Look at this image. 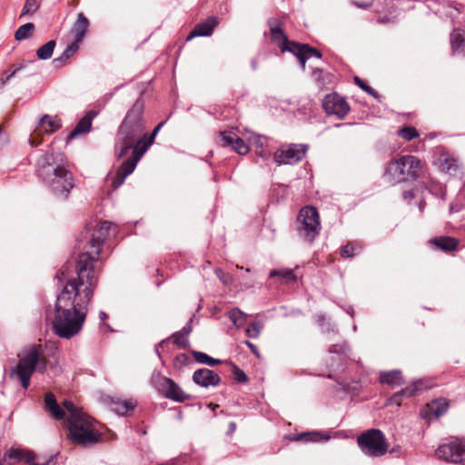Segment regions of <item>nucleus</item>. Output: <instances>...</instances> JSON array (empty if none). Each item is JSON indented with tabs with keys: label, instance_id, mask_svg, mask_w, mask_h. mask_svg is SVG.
I'll use <instances>...</instances> for the list:
<instances>
[{
	"label": "nucleus",
	"instance_id": "nucleus-63",
	"mask_svg": "<svg viewBox=\"0 0 465 465\" xmlns=\"http://www.w3.org/2000/svg\"><path fill=\"white\" fill-rule=\"evenodd\" d=\"M0 465H2V462L0 461Z\"/></svg>",
	"mask_w": 465,
	"mask_h": 465
},
{
	"label": "nucleus",
	"instance_id": "nucleus-46",
	"mask_svg": "<svg viewBox=\"0 0 465 465\" xmlns=\"http://www.w3.org/2000/svg\"><path fill=\"white\" fill-rule=\"evenodd\" d=\"M232 374H233L234 380L239 383H243L248 381V377L245 374V372L242 370H241L239 367H237L236 365H233Z\"/></svg>",
	"mask_w": 465,
	"mask_h": 465
},
{
	"label": "nucleus",
	"instance_id": "nucleus-48",
	"mask_svg": "<svg viewBox=\"0 0 465 465\" xmlns=\"http://www.w3.org/2000/svg\"><path fill=\"white\" fill-rule=\"evenodd\" d=\"M20 68H16L13 72H11L9 74L3 76L0 80V87L4 86L10 80V78H12L17 73V71Z\"/></svg>",
	"mask_w": 465,
	"mask_h": 465
},
{
	"label": "nucleus",
	"instance_id": "nucleus-7",
	"mask_svg": "<svg viewBox=\"0 0 465 465\" xmlns=\"http://www.w3.org/2000/svg\"><path fill=\"white\" fill-rule=\"evenodd\" d=\"M165 122H161L158 124L151 134H148L146 133H143L142 138L139 139L138 143H136L135 149H134V157H130L126 159L120 168L117 170L114 177L112 181V185L114 189H117L120 187L125 178L130 175L135 169L138 162L142 158V156L146 153V151L149 149V147L153 143V141L155 139V136L161 130V128L163 126Z\"/></svg>",
	"mask_w": 465,
	"mask_h": 465
},
{
	"label": "nucleus",
	"instance_id": "nucleus-9",
	"mask_svg": "<svg viewBox=\"0 0 465 465\" xmlns=\"http://www.w3.org/2000/svg\"><path fill=\"white\" fill-rule=\"evenodd\" d=\"M357 443L361 450L370 457H381L388 451L386 438L378 429H371L361 434Z\"/></svg>",
	"mask_w": 465,
	"mask_h": 465
},
{
	"label": "nucleus",
	"instance_id": "nucleus-36",
	"mask_svg": "<svg viewBox=\"0 0 465 465\" xmlns=\"http://www.w3.org/2000/svg\"><path fill=\"white\" fill-rule=\"evenodd\" d=\"M41 2L42 0H25L20 16L35 14L40 8Z\"/></svg>",
	"mask_w": 465,
	"mask_h": 465
},
{
	"label": "nucleus",
	"instance_id": "nucleus-19",
	"mask_svg": "<svg viewBox=\"0 0 465 465\" xmlns=\"http://www.w3.org/2000/svg\"><path fill=\"white\" fill-rule=\"evenodd\" d=\"M88 28L89 20L83 13H79L72 27L74 40L81 44L88 31Z\"/></svg>",
	"mask_w": 465,
	"mask_h": 465
},
{
	"label": "nucleus",
	"instance_id": "nucleus-41",
	"mask_svg": "<svg viewBox=\"0 0 465 465\" xmlns=\"http://www.w3.org/2000/svg\"><path fill=\"white\" fill-rule=\"evenodd\" d=\"M329 438H330L329 436H326V437L322 438L321 436V434L318 433V432H307V433L301 434L298 437V440H302L304 441H313V442H316V441H320L322 440H329Z\"/></svg>",
	"mask_w": 465,
	"mask_h": 465
},
{
	"label": "nucleus",
	"instance_id": "nucleus-62",
	"mask_svg": "<svg viewBox=\"0 0 465 465\" xmlns=\"http://www.w3.org/2000/svg\"><path fill=\"white\" fill-rule=\"evenodd\" d=\"M237 269L242 270V266L237 265Z\"/></svg>",
	"mask_w": 465,
	"mask_h": 465
},
{
	"label": "nucleus",
	"instance_id": "nucleus-40",
	"mask_svg": "<svg viewBox=\"0 0 465 465\" xmlns=\"http://www.w3.org/2000/svg\"><path fill=\"white\" fill-rule=\"evenodd\" d=\"M190 362L191 359L189 355L186 353H180L173 359V367L177 370H181Z\"/></svg>",
	"mask_w": 465,
	"mask_h": 465
},
{
	"label": "nucleus",
	"instance_id": "nucleus-32",
	"mask_svg": "<svg viewBox=\"0 0 465 465\" xmlns=\"http://www.w3.org/2000/svg\"><path fill=\"white\" fill-rule=\"evenodd\" d=\"M236 134L232 131H223L219 133V140L217 143L223 147H232Z\"/></svg>",
	"mask_w": 465,
	"mask_h": 465
},
{
	"label": "nucleus",
	"instance_id": "nucleus-56",
	"mask_svg": "<svg viewBox=\"0 0 465 465\" xmlns=\"http://www.w3.org/2000/svg\"><path fill=\"white\" fill-rule=\"evenodd\" d=\"M426 206V203L425 201L421 200L420 203H419V210L420 212H423L424 208Z\"/></svg>",
	"mask_w": 465,
	"mask_h": 465
},
{
	"label": "nucleus",
	"instance_id": "nucleus-61",
	"mask_svg": "<svg viewBox=\"0 0 465 465\" xmlns=\"http://www.w3.org/2000/svg\"><path fill=\"white\" fill-rule=\"evenodd\" d=\"M358 6L362 7V8H366L367 7V5H363V4L358 5Z\"/></svg>",
	"mask_w": 465,
	"mask_h": 465
},
{
	"label": "nucleus",
	"instance_id": "nucleus-29",
	"mask_svg": "<svg viewBox=\"0 0 465 465\" xmlns=\"http://www.w3.org/2000/svg\"><path fill=\"white\" fill-rule=\"evenodd\" d=\"M56 45V42L54 40H50L45 43L44 45L39 47L36 51V55L41 60H47L52 57L54 47Z\"/></svg>",
	"mask_w": 465,
	"mask_h": 465
},
{
	"label": "nucleus",
	"instance_id": "nucleus-30",
	"mask_svg": "<svg viewBox=\"0 0 465 465\" xmlns=\"http://www.w3.org/2000/svg\"><path fill=\"white\" fill-rule=\"evenodd\" d=\"M192 353L194 360L198 363L205 364L208 366H216L221 363L220 360L212 358L204 352L193 351Z\"/></svg>",
	"mask_w": 465,
	"mask_h": 465
},
{
	"label": "nucleus",
	"instance_id": "nucleus-3",
	"mask_svg": "<svg viewBox=\"0 0 465 465\" xmlns=\"http://www.w3.org/2000/svg\"><path fill=\"white\" fill-rule=\"evenodd\" d=\"M36 173L56 198L65 200L74 187L73 173L68 170L62 153L42 154L36 162Z\"/></svg>",
	"mask_w": 465,
	"mask_h": 465
},
{
	"label": "nucleus",
	"instance_id": "nucleus-49",
	"mask_svg": "<svg viewBox=\"0 0 465 465\" xmlns=\"http://www.w3.org/2000/svg\"><path fill=\"white\" fill-rule=\"evenodd\" d=\"M256 154L262 158L264 161H268L271 157V153L263 148H261V150H257Z\"/></svg>",
	"mask_w": 465,
	"mask_h": 465
},
{
	"label": "nucleus",
	"instance_id": "nucleus-58",
	"mask_svg": "<svg viewBox=\"0 0 465 465\" xmlns=\"http://www.w3.org/2000/svg\"><path fill=\"white\" fill-rule=\"evenodd\" d=\"M229 428H230V432H233L236 429V425L234 422H231L230 425H229Z\"/></svg>",
	"mask_w": 465,
	"mask_h": 465
},
{
	"label": "nucleus",
	"instance_id": "nucleus-10",
	"mask_svg": "<svg viewBox=\"0 0 465 465\" xmlns=\"http://www.w3.org/2000/svg\"><path fill=\"white\" fill-rule=\"evenodd\" d=\"M153 387L167 399L177 402H183L190 399L182 388L172 379L163 377L159 373H153L151 379Z\"/></svg>",
	"mask_w": 465,
	"mask_h": 465
},
{
	"label": "nucleus",
	"instance_id": "nucleus-25",
	"mask_svg": "<svg viewBox=\"0 0 465 465\" xmlns=\"http://www.w3.org/2000/svg\"><path fill=\"white\" fill-rule=\"evenodd\" d=\"M381 383L399 386L404 383V380L401 371L393 370L390 371H382L380 374Z\"/></svg>",
	"mask_w": 465,
	"mask_h": 465
},
{
	"label": "nucleus",
	"instance_id": "nucleus-15",
	"mask_svg": "<svg viewBox=\"0 0 465 465\" xmlns=\"http://www.w3.org/2000/svg\"><path fill=\"white\" fill-rule=\"evenodd\" d=\"M193 381L203 388L215 387L220 384L221 377L213 370L201 368L193 372Z\"/></svg>",
	"mask_w": 465,
	"mask_h": 465
},
{
	"label": "nucleus",
	"instance_id": "nucleus-18",
	"mask_svg": "<svg viewBox=\"0 0 465 465\" xmlns=\"http://www.w3.org/2000/svg\"><path fill=\"white\" fill-rule=\"evenodd\" d=\"M96 115H97V112H95L94 110L89 111L76 124L74 130L69 134L68 139L73 140L80 134L89 133L91 131L92 122Z\"/></svg>",
	"mask_w": 465,
	"mask_h": 465
},
{
	"label": "nucleus",
	"instance_id": "nucleus-44",
	"mask_svg": "<svg viewBox=\"0 0 465 465\" xmlns=\"http://www.w3.org/2000/svg\"><path fill=\"white\" fill-rule=\"evenodd\" d=\"M350 351L346 342L332 344L329 348L330 353L346 354Z\"/></svg>",
	"mask_w": 465,
	"mask_h": 465
},
{
	"label": "nucleus",
	"instance_id": "nucleus-33",
	"mask_svg": "<svg viewBox=\"0 0 465 465\" xmlns=\"http://www.w3.org/2000/svg\"><path fill=\"white\" fill-rule=\"evenodd\" d=\"M228 316L237 328L242 327L245 322V314L238 308L231 310Z\"/></svg>",
	"mask_w": 465,
	"mask_h": 465
},
{
	"label": "nucleus",
	"instance_id": "nucleus-57",
	"mask_svg": "<svg viewBox=\"0 0 465 465\" xmlns=\"http://www.w3.org/2000/svg\"><path fill=\"white\" fill-rule=\"evenodd\" d=\"M325 320V316L324 315H318V318H317V322L320 323V324H322L323 322Z\"/></svg>",
	"mask_w": 465,
	"mask_h": 465
},
{
	"label": "nucleus",
	"instance_id": "nucleus-6",
	"mask_svg": "<svg viewBox=\"0 0 465 465\" xmlns=\"http://www.w3.org/2000/svg\"><path fill=\"white\" fill-rule=\"evenodd\" d=\"M421 161L413 155H403L390 161L384 171V179L394 184L416 180L421 173Z\"/></svg>",
	"mask_w": 465,
	"mask_h": 465
},
{
	"label": "nucleus",
	"instance_id": "nucleus-8",
	"mask_svg": "<svg viewBox=\"0 0 465 465\" xmlns=\"http://www.w3.org/2000/svg\"><path fill=\"white\" fill-rule=\"evenodd\" d=\"M298 233L305 241L312 242L320 233L321 222L318 210L313 206L301 209L297 217Z\"/></svg>",
	"mask_w": 465,
	"mask_h": 465
},
{
	"label": "nucleus",
	"instance_id": "nucleus-37",
	"mask_svg": "<svg viewBox=\"0 0 465 465\" xmlns=\"http://www.w3.org/2000/svg\"><path fill=\"white\" fill-rule=\"evenodd\" d=\"M361 247L356 242H349L341 248V255L344 258L353 257L361 251Z\"/></svg>",
	"mask_w": 465,
	"mask_h": 465
},
{
	"label": "nucleus",
	"instance_id": "nucleus-54",
	"mask_svg": "<svg viewBox=\"0 0 465 465\" xmlns=\"http://www.w3.org/2000/svg\"><path fill=\"white\" fill-rule=\"evenodd\" d=\"M29 143L31 144L32 147H35L37 146L41 142L40 141H36L33 136H31L29 138Z\"/></svg>",
	"mask_w": 465,
	"mask_h": 465
},
{
	"label": "nucleus",
	"instance_id": "nucleus-23",
	"mask_svg": "<svg viewBox=\"0 0 465 465\" xmlns=\"http://www.w3.org/2000/svg\"><path fill=\"white\" fill-rule=\"evenodd\" d=\"M431 244L443 252H451L457 249L459 242L450 236L435 237L430 241Z\"/></svg>",
	"mask_w": 465,
	"mask_h": 465
},
{
	"label": "nucleus",
	"instance_id": "nucleus-1",
	"mask_svg": "<svg viewBox=\"0 0 465 465\" xmlns=\"http://www.w3.org/2000/svg\"><path fill=\"white\" fill-rule=\"evenodd\" d=\"M112 228L115 229L116 225L109 221L101 223L94 230L85 251L79 254L77 261L66 262L57 274L64 286L56 298L52 324L54 333L60 338L70 339L83 328L88 304L98 282L94 264Z\"/></svg>",
	"mask_w": 465,
	"mask_h": 465
},
{
	"label": "nucleus",
	"instance_id": "nucleus-52",
	"mask_svg": "<svg viewBox=\"0 0 465 465\" xmlns=\"http://www.w3.org/2000/svg\"><path fill=\"white\" fill-rule=\"evenodd\" d=\"M7 142L6 135L3 133L2 128L0 127V148H2Z\"/></svg>",
	"mask_w": 465,
	"mask_h": 465
},
{
	"label": "nucleus",
	"instance_id": "nucleus-43",
	"mask_svg": "<svg viewBox=\"0 0 465 465\" xmlns=\"http://www.w3.org/2000/svg\"><path fill=\"white\" fill-rule=\"evenodd\" d=\"M436 404L438 405L436 408L431 407V412L435 417L439 418L447 411L449 404L445 400H440Z\"/></svg>",
	"mask_w": 465,
	"mask_h": 465
},
{
	"label": "nucleus",
	"instance_id": "nucleus-22",
	"mask_svg": "<svg viewBox=\"0 0 465 465\" xmlns=\"http://www.w3.org/2000/svg\"><path fill=\"white\" fill-rule=\"evenodd\" d=\"M170 339H172L173 343L180 349H186L189 346L188 337L184 334H182L180 331H176L169 339L163 340L159 344L155 346V352L159 357H161L159 349L164 348V346L168 344Z\"/></svg>",
	"mask_w": 465,
	"mask_h": 465
},
{
	"label": "nucleus",
	"instance_id": "nucleus-59",
	"mask_svg": "<svg viewBox=\"0 0 465 465\" xmlns=\"http://www.w3.org/2000/svg\"><path fill=\"white\" fill-rule=\"evenodd\" d=\"M347 312L351 316L353 317V314H354V310L353 308L350 307L347 311Z\"/></svg>",
	"mask_w": 465,
	"mask_h": 465
},
{
	"label": "nucleus",
	"instance_id": "nucleus-16",
	"mask_svg": "<svg viewBox=\"0 0 465 465\" xmlns=\"http://www.w3.org/2000/svg\"><path fill=\"white\" fill-rule=\"evenodd\" d=\"M7 457L9 460L14 461H21L25 460L28 463H33L34 465H54V457H50L47 460L43 462L35 461V455L33 451L25 450L20 448L13 447L9 450L7 453Z\"/></svg>",
	"mask_w": 465,
	"mask_h": 465
},
{
	"label": "nucleus",
	"instance_id": "nucleus-2",
	"mask_svg": "<svg viewBox=\"0 0 465 465\" xmlns=\"http://www.w3.org/2000/svg\"><path fill=\"white\" fill-rule=\"evenodd\" d=\"M63 409L52 392L45 395V408L55 420H63L67 413L66 427L72 441L81 446L97 443L101 433L94 428V420L70 401H64Z\"/></svg>",
	"mask_w": 465,
	"mask_h": 465
},
{
	"label": "nucleus",
	"instance_id": "nucleus-45",
	"mask_svg": "<svg viewBox=\"0 0 465 465\" xmlns=\"http://www.w3.org/2000/svg\"><path fill=\"white\" fill-rule=\"evenodd\" d=\"M354 82L361 89L365 91L367 94L372 95L373 97L378 96L374 89L369 86L367 84H365L359 76L354 77Z\"/></svg>",
	"mask_w": 465,
	"mask_h": 465
},
{
	"label": "nucleus",
	"instance_id": "nucleus-11",
	"mask_svg": "<svg viewBox=\"0 0 465 465\" xmlns=\"http://www.w3.org/2000/svg\"><path fill=\"white\" fill-rule=\"evenodd\" d=\"M307 149L308 146L304 144L282 145L274 152V162L278 165L295 164L303 159Z\"/></svg>",
	"mask_w": 465,
	"mask_h": 465
},
{
	"label": "nucleus",
	"instance_id": "nucleus-31",
	"mask_svg": "<svg viewBox=\"0 0 465 465\" xmlns=\"http://www.w3.org/2000/svg\"><path fill=\"white\" fill-rule=\"evenodd\" d=\"M35 25L32 23H26L21 25L15 33V38L16 41H23L27 39L34 32Z\"/></svg>",
	"mask_w": 465,
	"mask_h": 465
},
{
	"label": "nucleus",
	"instance_id": "nucleus-50",
	"mask_svg": "<svg viewBox=\"0 0 465 465\" xmlns=\"http://www.w3.org/2000/svg\"><path fill=\"white\" fill-rule=\"evenodd\" d=\"M191 322H192V319L190 320V322L188 323H186L185 326L183 327V329L181 331H179L182 334H184L187 337L189 336V334L193 331V328H192V325H191Z\"/></svg>",
	"mask_w": 465,
	"mask_h": 465
},
{
	"label": "nucleus",
	"instance_id": "nucleus-53",
	"mask_svg": "<svg viewBox=\"0 0 465 465\" xmlns=\"http://www.w3.org/2000/svg\"><path fill=\"white\" fill-rule=\"evenodd\" d=\"M404 199H412L414 197V193L412 191H406L403 193Z\"/></svg>",
	"mask_w": 465,
	"mask_h": 465
},
{
	"label": "nucleus",
	"instance_id": "nucleus-27",
	"mask_svg": "<svg viewBox=\"0 0 465 465\" xmlns=\"http://www.w3.org/2000/svg\"><path fill=\"white\" fill-rule=\"evenodd\" d=\"M440 167L442 172L452 174L458 170L459 164L457 160L453 157L448 154H442L440 158Z\"/></svg>",
	"mask_w": 465,
	"mask_h": 465
},
{
	"label": "nucleus",
	"instance_id": "nucleus-13",
	"mask_svg": "<svg viewBox=\"0 0 465 465\" xmlns=\"http://www.w3.org/2000/svg\"><path fill=\"white\" fill-rule=\"evenodd\" d=\"M322 107L329 115H335L343 119L350 111V106L345 99L336 93L327 94L322 101Z\"/></svg>",
	"mask_w": 465,
	"mask_h": 465
},
{
	"label": "nucleus",
	"instance_id": "nucleus-39",
	"mask_svg": "<svg viewBox=\"0 0 465 465\" xmlns=\"http://www.w3.org/2000/svg\"><path fill=\"white\" fill-rule=\"evenodd\" d=\"M398 134L406 141L419 137V133L414 127L405 126L398 131Z\"/></svg>",
	"mask_w": 465,
	"mask_h": 465
},
{
	"label": "nucleus",
	"instance_id": "nucleus-51",
	"mask_svg": "<svg viewBox=\"0 0 465 465\" xmlns=\"http://www.w3.org/2000/svg\"><path fill=\"white\" fill-rule=\"evenodd\" d=\"M244 343L250 348L251 351L254 355H256L257 357H260V353H259V351H258V348L256 347V345H254L253 343H252L249 341H245Z\"/></svg>",
	"mask_w": 465,
	"mask_h": 465
},
{
	"label": "nucleus",
	"instance_id": "nucleus-4",
	"mask_svg": "<svg viewBox=\"0 0 465 465\" xmlns=\"http://www.w3.org/2000/svg\"><path fill=\"white\" fill-rule=\"evenodd\" d=\"M143 110L144 102L140 99L136 100L120 124L115 138V150L118 158L125 156L130 150L133 151L132 157H134L136 143L145 130L143 120Z\"/></svg>",
	"mask_w": 465,
	"mask_h": 465
},
{
	"label": "nucleus",
	"instance_id": "nucleus-34",
	"mask_svg": "<svg viewBox=\"0 0 465 465\" xmlns=\"http://www.w3.org/2000/svg\"><path fill=\"white\" fill-rule=\"evenodd\" d=\"M79 45L80 43L74 40L69 45H67L62 55L54 59V63H62L63 61L69 59L79 49Z\"/></svg>",
	"mask_w": 465,
	"mask_h": 465
},
{
	"label": "nucleus",
	"instance_id": "nucleus-28",
	"mask_svg": "<svg viewBox=\"0 0 465 465\" xmlns=\"http://www.w3.org/2000/svg\"><path fill=\"white\" fill-rule=\"evenodd\" d=\"M421 383H422L421 381L413 382L411 386H409L405 389H402L401 391L396 392L391 397V401L393 402L399 403L401 396L411 397V396L415 395L416 392L420 390V385H421Z\"/></svg>",
	"mask_w": 465,
	"mask_h": 465
},
{
	"label": "nucleus",
	"instance_id": "nucleus-55",
	"mask_svg": "<svg viewBox=\"0 0 465 465\" xmlns=\"http://www.w3.org/2000/svg\"><path fill=\"white\" fill-rule=\"evenodd\" d=\"M107 314L104 311H100L99 318L102 322H104L107 319Z\"/></svg>",
	"mask_w": 465,
	"mask_h": 465
},
{
	"label": "nucleus",
	"instance_id": "nucleus-21",
	"mask_svg": "<svg viewBox=\"0 0 465 465\" xmlns=\"http://www.w3.org/2000/svg\"><path fill=\"white\" fill-rule=\"evenodd\" d=\"M61 126V120L57 116L45 114L40 119L37 131L40 133L52 134L60 129Z\"/></svg>",
	"mask_w": 465,
	"mask_h": 465
},
{
	"label": "nucleus",
	"instance_id": "nucleus-38",
	"mask_svg": "<svg viewBox=\"0 0 465 465\" xmlns=\"http://www.w3.org/2000/svg\"><path fill=\"white\" fill-rule=\"evenodd\" d=\"M232 149L241 155H245L249 153V145L240 137L236 136V139L234 140Z\"/></svg>",
	"mask_w": 465,
	"mask_h": 465
},
{
	"label": "nucleus",
	"instance_id": "nucleus-24",
	"mask_svg": "<svg viewBox=\"0 0 465 465\" xmlns=\"http://www.w3.org/2000/svg\"><path fill=\"white\" fill-rule=\"evenodd\" d=\"M450 45L456 54H465V31L454 29L450 34Z\"/></svg>",
	"mask_w": 465,
	"mask_h": 465
},
{
	"label": "nucleus",
	"instance_id": "nucleus-35",
	"mask_svg": "<svg viewBox=\"0 0 465 465\" xmlns=\"http://www.w3.org/2000/svg\"><path fill=\"white\" fill-rule=\"evenodd\" d=\"M269 277L270 278L282 277L287 282L296 281V277L293 274L292 270H290V269L273 270L270 272Z\"/></svg>",
	"mask_w": 465,
	"mask_h": 465
},
{
	"label": "nucleus",
	"instance_id": "nucleus-26",
	"mask_svg": "<svg viewBox=\"0 0 465 465\" xmlns=\"http://www.w3.org/2000/svg\"><path fill=\"white\" fill-rule=\"evenodd\" d=\"M135 407V403L132 400L126 401H112L111 409L118 415H126L129 411H133Z\"/></svg>",
	"mask_w": 465,
	"mask_h": 465
},
{
	"label": "nucleus",
	"instance_id": "nucleus-17",
	"mask_svg": "<svg viewBox=\"0 0 465 465\" xmlns=\"http://www.w3.org/2000/svg\"><path fill=\"white\" fill-rule=\"evenodd\" d=\"M293 53L297 59L299 60L302 70L305 69L306 61L314 56L317 58H322V54L317 49L311 47L306 44H297L296 45H292Z\"/></svg>",
	"mask_w": 465,
	"mask_h": 465
},
{
	"label": "nucleus",
	"instance_id": "nucleus-60",
	"mask_svg": "<svg viewBox=\"0 0 465 465\" xmlns=\"http://www.w3.org/2000/svg\"><path fill=\"white\" fill-rule=\"evenodd\" d=\"M252 69H256V68H257V63H256V61H254V60H253V61L252 62Z\"/></svg>",
	"mask_w": 465,
	"mask_h": 465
},
{
	"label": "nucleus",
	"instance_id": "nucleus-12",
	"mask_svg": "<svg viewBox=\"0 0 465 465\" xmlns=\"http://www.w3.org/2000/svg\"><path fill=\"white\" fill-rule=\"evenodd\" d=\"M436 454L448 462L460 463L465 460V440L455 439L439 446Z\"/></svg>",
	"mask_w": 465,
	"mask_h": 465
},
{
	"label": "nucleus",
	"instance_id": "nucleus-47",
	"mask_svg": "<svg viewBox=\"0 0 465 465\" xmlns=\"http://www.w3.org/2000/svg\"><path fill=\"white\" fill-rule=\"evenodd\" d=\"M312 75L314 77V80L320 84V85H325L327 83L326 77L328 76V74H325L323 70L322 69H314L312 72Z\"/></svg>",
	"mask_w": 465,
	"mask_h": 465
},
{
	"label": "nucleus",
	"instance_id": "nucleus-14",
	"mask_svg": "<svg viewBox=\"0 0 465 465\" xmlns=\"http://www.w3.org/2000/svg\"><path fill=\"white\" fill-rule=\"evenodd\" d=\"M269 26L271 30L272 39L276 42L281 48L282 53L290 52L293 53L292 45H296L297 43L288 40L287 35L283 32L282 24L278 20H270Z\"/></svg>",
	"mask_w": 465,
	"mask_h": 465
},
{
	"label": "nucleus",
	"instance_id": "nucleus-5",
	"mask_svg": "<svg viewBox=\"0 0 465 465\" xmlns=\"http://www.w3.org/2000/svg\"><path fill=\"white\" fill-rule=\"evenodd\" d=\"M18 363L11 370V376L15 377L24 389H27L35 371L44 374L47 370V358L41 344H30L18 354Z\"/></svg>",
	"mask_w": 465,
	"mask_h": 465
},
{
	"label": "nucleus",
	"instance_id": "nucleus-20",
	"mask_svg": "<svg viewBox=\"0 0 465 465\" xmlns=\"http://www.w3.org/2000/svg\"><path fill=\"white\" fill-rule=\"evenodd\" d=\"M218 25L215 17H209L206 21L198 24L189 35V39L194 36H208L211 35L214 27Z\"/></svg>",
	"mask_w": 465,
	"mask_h": 465
},
{
	"label": "nucleus",
	"instance_id": "nucleus-42",
	"mask_svg": "<svg viewBox=\"0 0 465 465\" xmlns=\"http://www.w3.org/2000/svg\"><path fill=\"white\" fill-rule=\"evenodd\" d=\"M262 329V324L260 322H254L251 323L246 329V334L250 338H257Z\"/></svg>",
	"mask_w": 465,
	"mask_h": 465
}]
</instances>
